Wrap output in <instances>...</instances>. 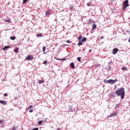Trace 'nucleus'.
<instances>
[{
  "instance_id": "4c0bfd02",
  "label": "nucleus",
  "mask_w": 130,
  "mask_h": 130,
  "mask_svg": "<svg viewBox=\"0 0 130 130\" xmlns=\"http://www.w3.org/2000/svg\"><path fill=\"white\" fill-rule=\"evenodd\" d=\"M38 127H36V128H33L32 130H38Z\"/></svg>"
},
{
  "instance_id": "9b49d317",
  "label": "nucleus",
  "mask_w": 130,
  "mask_h": 130,
  "mask_svg": "<svg viewBox=\"0 0 130 130\" xmlns=\"http://www.w3.org/2000/svg\"><path fill=\"white\" fill-rule=\"evenodd\" d=\"M31 108H33L32 105H29L28 107L26 109V110H29V109H31Z\"/></svg>"
},
{
  "instance_id": "f3484780",
  "label": "nucleus",
  "mask_w": 130,
  "mask_h": 130,
  "mask_svg": "<svg viewBox=\"0 0 130 130\" xmlns=\"http://www.w3.org/2000/svg\"><path fill=\"white\" fill-rule=\"evenodd\" d=\"M69 111H70V112L74 111V110L73 109V108L72 107H70L69 108Z\"/></svg>"
},
{
  "instance_id": "e433bc0d",
  "label": "nucleus",
  "mask_w": 130,
  "mask_h": 130,
  "mask_svg": "<svg viewBox=\"0 0 130 130\" xmlns=\"http://www.w3.org/2000/svg\"><path fill=\"white\" fill-rule=\"evenodd\" d=\"M29 112H30V113L33 112V109L30 110L29 111Z\"/></svg>"
},
{
  "instance_id": "c9c22d12",
  "label": "nucleus",
  "mask_w": 130,
  "mask_h": 130,
  "mask_svg": "<svg viewBox=\"0 0 130 130\" xmlns=\"http://www.w3.org/2000/svg\"><path fill=\"white\" fill-rule=\"evenodd\" d=\"M0 123H4V121L3 120H0Z\"/></svg>"
},
{
  "instance_id": "0eeeda50",
  "label": "nucleus",
  "mask_w": 130,
  "mask_h": 130,
  "mask_svg": "<svg viewBox=\"0 0 130 130\" xmlns=\"http://www.w3.org/2000/svg\"><path fill=\"white\" fill-rule=\"evenodd\" d=\"M10 46H5L3 48V50H7V49H9L10 48Z\"/></svg>"
},
{
  "instance_id": "4468645a",
  "label": "nucleus",
  "mask_w": 130,
  "mask_h": 130,
  "mask_svg": "<svg viewBox=\"0 0 130 130\" xmlns=\"http://www.w3.org/2000/svg\"><path fill=\"white\" fill-rule=\"evenodd\" d=\"M54 59H56L57 60H66V58L58 59V58H56V57H54Z\"/></svg>"
},
{
  "instance_id": "7c9ffc66",
  "label": "nucleus",
  "mask_w": 130,
  "mask_h": 130,
  "mask_svg": "<svg viewBox=\"0 0 130 130\" xmlns=\"http://www.w3.org/2000/svg\"><path fill=\"white\" fill-rule=\"evenodd\" d=\"M27 1L28 0H23V4H26V3H27Z\"/></svg>"
},
{
  "instance_id": "a211bd4d",
  "label": "nucleus",
  "mask_w": 130,
  "mask_h": 130,
  "mask_svg": "<svg viewBox=\"0 0 130 130\" xmlns=\"http://www.w3.org/2000/svg\"><path fill=\"white\" fill-rule=\"evenodd\" d=\"M82 35H80L78 38V40L79 41H80L82 40Z\"/></svg>"
},
{
  "instance_id": "4be33fe9",
  "label": "nucleus",
  "mask_w": 130,
  "mask_h": 130,
  "mask_svg": "<svg viewBox=\"0 0 130 130\" xmlns=\"http://www.w3.org/2000/svg\"><path fill=\"white\" fill-rule=\"evenodd\" d=\"M122 71H127V68L126 67H122Z\"/></svg>"
},
{
  "instance_id": "dca6fc26",
  "label": "nucleus",
  "mask_w": 130,
  "mask_h": 130,
  "mask_svg": "<svg viewBox=\"0 0 130 130\" xmlns=\"http://www.w3.org/2000/svg\"><path fill=\"white\" fill-rule=\"evenodd\" d=\"M85 41H87V38H83V39L81 40V42H85Z\"/></svg>"
},
{
  "instance_id": "79ce46f5",
  "label": "nucleus",
  "mask_w": 130,
  "mask_h": 130,
  "mask_svg": "<svg viewBox=\"0 0 130 130\" xmlns=\"http://www.w3.org/2000/svg\"><path fill=\"white\" fill-rule=\"evenodd\" d=\"M91 51H92V49H90V50H89V52H91Z\"/></svg>"
},
{
  "instance_id": "b1692460",
  "label": "nucleus",
  "mask_w": 130,
  "mask_h": 130,
  "mask_svg": "<svg viewBox=\"0 0 130 130\" xmlns=\"http://www.w3.org/2000/svg\"><path fill=\"white\" fill-rule=\"evenodd\" d=\"M46 50V47H43V51L44 52V54L45 53V50Z\"/></svg>"
},
{
  "instance_id": "393cba45",
  "label": "nucleus",
  "mask_w": 130,
  "mask_h": 130,
  "mask_svg": "<svg viewBox=\"0 0 130 130\" xmlns=\"http://www.w3.org/2000/svg\"><path fill=\"white\" fill-rule=\"evenodd\" d=\"M10 39L11 40H15V39H16V37H11Z\"/></svg>"
},
{
  "instance_id": "6e6552de",
  "label": "nucleus",
  "mask_w": 130,
  "mask_h": 130,
  "mask_svg": "<svg viewBox=\"0 0 130 130\" xmlns=\"http://www.w3.org/2000/svg\"><path fill=\"white\" fill-rule=\"evenodd\" d=\"M116 114H117V113L116 112L113 113L110 115V117H113V116H116Z\"/></svg>"
},
{
  "instance_id": "412c9836",
  "label": "nucleus",
  "mask_w": 130,
  "mask_h": 130,
  "mask_svg": "<svg viewBox=\"0 0 130 130\" xmlns=\"http://www.w3.org/2000/svg\"><path fill=\"white\" fill-rule=\"evenodd\" d=\"M83 42H82V41H79V43H78V45L79 46H80V45H83Z\"/></svg>"
},
{
  "instance_id": "f257e3e1",
  "label": "nucleus",
  "mask_w": 130,
  "mask_h": 130,
  "mask_svg": "<svg viewBox=\"0 0 130 130\" xmlns=\"http://www.w3.org/2000/svg\"><path fill=\"white\" fill-rule=\"evenodd\" d=\"M115 93L117 96H121V99H124V88L122 87L118 88L115 91Z\"/></svg>"
},
{
  "instance_id": "1a4fd4ad",
  "label": "nucleus",
  "mask_w": 130,
  "mask_h": 130,
  "mask_svg": "<svg viewBox=\"0 0 130 130\" xmlns=\"http://www.w3.org/2000/svg\"><path fill=\"white\" fill-rule=\"evenodd\" d=\"M70 67L72 69H75V63L74 62H71L70 64Z\"/></svg>"
},
{
  "instance_id": "ea45409f",
  "label": "nucleus",
  "mask_w": 130,
  "mask_h": 130,
  "mask_svg": "<svg viewBox=\"0 0 130 130\" xmlns=\"http://www.w3.org/2000/svg\"><path fill=\"white\" fill-rule=\"evenodd\" d=\"M103 38H104V37H103V36H102V37H101V39H103Z\"/></svg>"
},
{
  "instance_id": "423d86ee",
  "label": "nucleus",
  "mask_w": 130,
  "mask_h": 130,
  "mask_svg": "<svg viewBox=\"0 0 130 130\" xmlns=\"http://www.w3.org/2000/svg\"><path fill=\"white\" fill-rule=\"evenodd\" d=\"M0 103L1 104H3V105H7L8 103L6 102V101H3V100H0Z\"/></svg>"
},
{
  "instance_id": "c756f323",
  "label": "nucleus",
  "mask_w": 130,
  "mask_h": 130,
  "mask_svg": "<svg viewBox=\"0 0 130 130\" xmlns=\"http://www.w3.org/2000/svg\"><path fill=\"white\" fill-rule=\"evenodd\" d=\"M114 96V95L113 94H112V93H111L110 94V97H111V98H112V97H113Z\"/></svg>"
},
{
  "instance_id": "c85d7f7f",
  "label": "nucleus",
  "mask_w": 130,
  "mask_h": 130,
  "mask_svg": "<svg viewBox=\"0 0 130 130\" xmlns=\"http://www.w3.org/2000/svg\"><path fill=\"white\" fill-rule=\"evenodd\" d=\"M43 64H46V63H47V60H45L43 62Z\"/></svg>"
},
{
  "instance_id": "f03ea898",
  "label": "nucleus",
  "mask_w": 130,
  "mask_h": 130,
  "mask_svg": "<svg viewBox=\"0 0 130 130\" xmlns=\"http://www.w3.org/2000/svg\"><path fill=\"white\" fill-rule=\"evenodd\" d=\"M104 82V83H105V84H111V85H113V84L117 82V79H115V80L110 79L108 80L105 79Z\"/></svg>"
},
{
  "instance_id": "5701e85b",
  "label": "nucleus",
  "mask_w": 130,
  "mask_h": 130,
  "mask_svg": "<svg viewBox=\"0 0 130 130\" xmlns=\"http://www.w3.org/2000/svg\"><path fill=\"white\" fill-rule=\"evenodd\" d=\"M49 14H50V11H48L46 12V15L47 16H49Z\"/></svg>"
},
{
  "instance_id": "473e14b6",
  "label": "nucleus",
  "mask_w": 130,
  "mask_h": 130,
  "mask_svg": "<svg viewBox=\"0 0 130 130\" xmlns=\"http://www.w3.org/2000/svg\"><path fill=\"white\" fill-rule=\"evenodd\" d=\"M70 10H73V9H74V7L73 6H70Z\"/></svg>"
},
{
  "instance_id": "72a5a7b5",
  "label": "nucleus",
  "mask_w": 130,
  "mask_h": 130,
  "mask_svg": "<svg viewBox=\"0 0 130 130\" xmlns=\"http://www.w3.org/2000/svg\"><path fill=\"white\" fill-rule=\"evenodd\" d=\"M4 96H5V97H7L8 96V93H5L4 94Z\"/></svg>"
},
{
  "instance_id": "f704fd0d",
  "label": "nucleus",
  "mask_w": 130,
  "mask_h": 130,
  "mask_svg": "<svg viewBox=\"0 0 130 130\" xmlns=\"http://www.w3.org/2000/svg\"><path fill=\"white\" fill-rule=\"evenodd\" d=\"M89 23H91V22H93V21H92V19H89Z\"/></svg>"
},
{
  "instance_id": "2f4dec72",
  "label": "nucleus",
  "mask_w": 130,
  "mask_h": 130,
  "mask_svg": "<svg viewBox=\"0 0 130 130\" xmlns=\"http://www.w3.org/2000/svg\"><path fill=\"white\" fill-rule=\"evenodd\" d=\"M87 7H91V4L88 3L87 4Z\"/></svg>"
},
{
  "instance_id": "cd10ccee",
  "label": "nucleus",
  "mask_w": 130,
  "mask_h": 130,
  "mask_svg": "<svg viewBox=\"0 0 130 130\" xmlns=\"http://www.w3.org/2000/svg\"><path fill=\"white\" fill-rule=\"evenodd\" d=\"M77 60H78V61H81V57H78Z\"/></svg>"
},
{
  "instance_id": "37998d69",
  "label": "nucleus",
  "mask_w": 130,
  "mask_h": 130,
  "mask_svg": "<svg viewBox=\"0 0 130 130\" xmlns=\"http://www.w3.org/2000/svg\"><path fill=\"white\" fill-rule=\"evenodd\" d=\"M57 130H60V128H58L57 129Z\"/></svg>"
},
{
  "instance_id": "ddd939ff",
  "label": "nucleus",
  "mask_w": 130,
  "mask_h": 130,
  "mask_svg": "<svg viewBox=\"0 0 130 130\" xmlns=\"http://www.w3.org/2000/svg\"><path fill=\"white\" fill-rule=\"evenodd\" d=\"M38 83L39 84H43L44 83V80H39Z\"/></svg>"
},
{
  "instance_id": "aec40b11",
  "label": "nucleus",
  "mask_w": 130,
  "mask_h": 130,
  "mask_svg": "<svg viewBox=\"0 0 130 130\" xmlns=\"http://www.w3.org/2000/svg\"><path fill=\"white\" fill-rule=\"evenodd\" d=\"M43 123V120H40L38 122V124L39 125H41V124Z\"/></svg>"
},
{
  "instance_id": "7ed1b4c3",
  "label": "nucleus",
  "mask_w": 130,
  "mask_h": 130,
  "mask_svg": "<svg viewBox=\"0 0 130 130\" xmlns=\"http://www.w3.org/2000/svg\"><path fill=\"white\" fill-rule=\"evenodd\" d=\"M129 6V4H128V0H125L123 3V6L122 10V11H125L126 8Z\"/></svg>"
},
{
  "instance_id": "a19ab883",
  "label": "nucleus",
  "mask_w": 130,
  "mask_h": 130,
  "mask_svg": "<svg viewBox=\"0 0 130 130\" xmlns=\"http://www.w3.org/2000/svg\"><path fill=\"white\" fill-rule=\"evenodd\" d=\"M67 43H71V42H70V41H67Z\"/></svg>"
},
{
  "instance_id": "bb28decb",
  "label": "nucleus",
  "mask_w": 130,
  "mask_h": 130,
  "mask_svg": "<svg viewBox=\"0 0 130 130\" xmlns=\"http://www.w3.org/2000/svg\"><path fill=\"white\" fill-rule=\"evenodd\" d=\"M17 127L16 126H13L11 130H16Z\"/></svg>"
},
{
  "instance_id": "39448f33",
  "label": "nucleus",
  "mask_w": 130,
  "mask_h": 130,
  "mask_svg": "<svg viewBox=\"0 0 130 130\" xmlns=\"http://www.w3.org/2000/svg\"><path fill=\"white\" fill-rule=\"evenodd\" d=\"M118 51V48H114L113 50V52H112V53L113 54H116V53H117Z\"/></svg>"
},
{
  "instance_id": "6ab92c4d",
  "label": "nucleus",
  "mask_w": 130,
  "mask_h": 130,
  "mask_svg": "<svg viewBox=\"0 0 130 130\" xmlns=\"http://www.w3.org/2000/svg\"><path fill=\"white\" fill-rule=\"evenodd\" d=\"M119 106H120V104H118L116 105L115 109H117V108H119Z\"/></svg>"
},
{
  "instance_id": "f8f14e48",
  "label": "nucleus",
  "mask_w": 130,
  "mask_h": 130,
  "mask_svg": "<svg viewBox=\"0 0 130 130\" xmlns=\"http://www.w3.org/2000/svg\"><path fill=\"white\" fill-rule=\"evenodd\" d=\"M96 24H93L92 25V30H94V29H96Z\"/></svg>"
},
{
  "instance_id": "a878e982",
  "label": "nucleus",
  "mask_w": 130,
  "mask_h": 130,
  "mask_svg": "<svg viewBox=\"0 0 130 130\" xmlns=\"http://www.w3.org/2000/svg\"><path fill=\"white\" fill-rule=\"evenodd\" d=\"M37 37H41L42 36V34H37Z\"/></svg>"
},
{
  "instance_id": "9d476101",
  "label": "nucleus",
  "mask_w": 130,
  "mask_h": 130,
  "mask_svg": "<svg viewBox=\"0 0 130 130\" xmlns=\"http://www.w3.org/2000/svg\"><path fill=\"white\" fill-rule=\"evenodd\" d=\"M19 51V48L18 47H16L15 49H14V52H16V53H17V52H18Z\"/></svg>"
},
{
  "instance_id": "58836bf2",
  "label": "nucleus",
  "mask_w": 130,
  "mask_h": 130,
  "mask_svg": "<svg viewBox=\"0 0 130 130\" xmlns=\"http://www.w3.org/2000/svg\"><path fill=\"white\" fill-rule=\"evenodd\" d=\"M96 67H101V65L99 64H98L96 65Z\"/></svg>"
},
{
  "instance_id": "20e7f679",
  "label": "nucleus",
  "mask_w": 130,
  "mask_h": 130,
  "mask_svg": "<svg viewBox=\"0 0 130 130\" xmlns=\"http://www.w3.org/2000/svg\"><path fill=\"white\" fill-rule=\"evenodd\" d=\"M34 58L33 57V56L31 55H28L27 57L25 58V59H26L27 60H32Z\"/></svg>"
},
{
  "instance_id": "2eb2a0df",
  "label": "nucleus",
  "mask_w": 130,
  "mask_h": 130,
  "mask_svg": "<svg viewBox=\"0 0 130 130\" xmlns=\"http://www.w3.org/2000/svg\"><path fill=\"white\" fill-rule=\"evenodd\" d=\"M5 22L7 23H11V19H5Z\"/></svg>"
}]
</instances>
